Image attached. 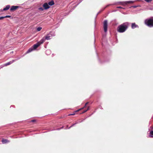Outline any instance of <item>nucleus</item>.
Listing matches in <instances>:
<instances>
[{"instance_id":"nucleus-28","label":"nucleus","mask_w":153,"mask_h":153,"mask_svg":"<svg viewBox=\"0 0 153 153\" xmlns=\"http://www.w3.org/2000/svg\"><path fill=\"white\" fill-rule=\"evenodd\" d=\"M60 129L59 128H57V130H59Z\"/></svg>"},{"instance_id":"nucleus-16","label":"nucleus","mask_w":153,"mask_h":153,"mask_svg":"<svg viewBox=\"0 0 153 153\" xmlns=\"http://www.w3.org/2000/svg\"><path fill=\"white\" fill-rule=\"evenodd\" d=\"M42 29V27H38L37 28V30L38 31H40Z\"/></svg>"},{"instance_id":"nucleus-11","label":"nucleus","mask_w":153,"mask_h":153,"mask_svg":"<svg viewBox=\"0 0 153 153\" xmlns=\"http://www.w3.org/2000/svg\"><path fill=\"white\" fill-rule=\"evenodd\" d=\"M10 7V5H7L6 6V7L4 8L3 9V11H5L7 10H8Z\"/></svg>"},{"instance_id":"nucleus-26","label":"nucleus","mask_w":153,"mask_h":153,"mask_svg":"<svg viewBox=\"0 0 153 153\" xmlns=\"http://www.w3.org/2000/svg\"><path fill=\"white\" fill-rule=\"evenodd\" d=\"M75 114H69V115H74Z\"/></svg>"},{"instance_id":"nucleus-23","label":"nucleus","mask_w":153,"mask_h":153,"mask_svg":"<svg viewBox=\"0 0 153 153\" xmlns=\"http://www.w3.org/2000/svg\"><path fill=\"white\" fill-rule=\"evenodd\" d=\"M75 124H73L72 126H71L69 128H70L71 127H72L73 126H74L75 125Z\"/></svg>"},{"instance_id":"nucleus-3","label":"nucleus","mask_w":153,"mask_h":153,"mask_svg":"<svg viewBox=\"0 0 153 153\" xmlns=\"http://www.w3.org/2000/svg\"><path fill=\"white\" fill-rule=\"evenodd\" d=\"M51 32H50L48 34L47 36H45V37H43L41 40H44L43 43L45 42L46 40H49L51 39V37L52 36H54V34H51Z\"/></svg>"},{"instance_id":"nucleus-13","label":"nucleus","mask_w":153,"mask_h":153,"mask_svg":"<svg viewBox=\"0 0 153 153\" xmlns=\"http://www.w3.org/2000/svg\"><path fill=\"white\" fill-rule=\"evenodd\" d=\"M12 62L10 61V62H7V63H6V64H5L4 65V66H7L8 65H9L10 64H11V63H12Z\"/></svg>"},{"instance_id":"nucleus-7","label":"nucleus","mask_w":153,"mask_h":153,"mask_svg":"<svg viewBox=\"0 0 153 153\" xmlns=\"http://www.w3.org/2000/svg\"><path fill=\"white\" fill-rule=\"evenodd\" d=\"M43 7L44 9L47 10L50 8L48 4L47 3H45L43 5Z\"/></svg>"},{"instance_id":"nucleus-25","label":"nucleus","mask_w":153,"mask_h":153,"mask_svg":"<svg viewBox=\"0 0 153 153\" xmlns=\"http://www.w3.org/2000/svg\"><path fill=\"white\" fill-rule=\"evenodd\" d=\"M35 121V120H33L31 121V122H34Z\"/></svg>"},{"instance_id":"nucleus-18","label":"nucleus","mask_w":153,"mask_h":153,"mask_svg":"<svg viewBox=\"0 0 153 153\" xmlns=\"http://www.w3.org/2000/svg\"><path fill=\"white\" fill-rule=\"evenodd\" d=\"M144 1H146L147 2H151L152 0H144Z\"/></svg>"},{"instance_id":"nucleus-9","label":"nucleus","mask_w":153,"mask_h":153,"mask_svg":"<svg viewBox=\"0 0 153 153\" xmlns=\"http://www.w3.org/2000/svg\"><path fill=\"white\" fill-rule=\"evenodd\" d=\"M49 5L52 6L54 4V2L53 0H51L48 3Z\"/></svg>"},{"instance_id":"nucleus-19","label":"nucleus","mask_w":153,"mask_h":153,"mask_svg":"<svg viewBox=\"0 0 153 153\" xmlns=\"http://www.w3.org/2000/svg\"><path fill=\"white\" fill-rule=\"evenodd\" d=\"M39 10H41V11H43L44 10L43 8H42V7L39 8Z\"/></svg>"},{"instance_id":"nucleus-22","label":"nucleus","mask_w":153,"mask_h":153,"mask_svg":"<svg viewBox=\"0 0 153 153\" xmlns=\"http://www.w3.org/2000/svg\"><path fill=\"white\" fill-rule=\"evenodd\" d=\"M89 107L87 109V110H85L83 112V113H85V112H86L88 109H89Z\"/></svg>"},{"instance_id":"nucleus-6","label":"nucleus","mask_w":153,"mask_h":153,"mask_svg":"<svg viewBox=\"0 0 153 153\" xmlns=\"http://www.w3.org/2000/svg\"><path fill=\"white\" fill-rule=\"evenodd\" d=\"M19 7V6H11L10 10L11 12H13L16 10Z\"/></svg>"},{"instance_id":"nucleus-2","label":"nucleus","mask_w":153,"mask_h":153,"mask_svg":"<svg viewBox=\"0 0 153 153\" xmlns=\"http://www.w3.org/2000/svg\"><path fill=\"white\" fill-rule=\"evenodd\" d=\"M145 24L149 27H153V17L145 20Z\"/></svg>"},{"instance_id":"nucleus-21","label":"nucleus","mask_w":153,"mask_h":153,"mask_svg":"<svg viewBox=\"0 0 153 153\" xmlns=\"http://www.w3.org/2000/svg\"><path fill=\"white\" fill-rule=\"evenodd\" d=\"M4 18V17H0V20Z\"/></svg>"},{"instance_id":"nucleus-4","label":"nucleus","mask_w":153,"mask_h":153,"mask_svg":"<svg viewBox=\"0 0 153 153\" xmlns=\"http://www.w3.org/2000/svg\"><path fill=\"white\" fill-rule=\"evenodd\" d=\"M44 40H40L36 44H34L33 46V48L34 50L36 49L40 45L43 43Z\"/></svg>"},{"instance_id":"nucleus-15","label":"nucleus","mask_w":153,"mask_h":153,"mask_svg":"<svg viewBox=\"0 0 153 153\" xmlns=\"http://www.w3.org/2000/svg\"><path fill=\"white\" fill-rule=\"evenodd\" d=\"M150 137H153V131H151L150 132Z\"/></svg>"},{"instance_id":"nucleus-10","label":"nucleus","mask_w":153,"mask_h":153,"mask_svg":"<svg viewBox=\"0 0 153 153\" xmlns=\"http://www.w3.org/2000/svg\"><path fill=\"white\" fill-rule=\"evenodd\" d=\"M2 142L3 143H6L9 142V141L3 139L2 140Z\"/></svg>"},{"instance_id":"nucleus-12","label":"nucleus","mask_w":153,"mask_h":153,"mask_svg":"<svg viewBox=\"0 0 153 153\" xmlns=\"http://www.w3.org/2000/svg\"><path fill=\"white\" fill-rule=\"evenodd\" d=\"M33 50V47H31L30 48L27 52V53H29L32 51Z\"/></svg>"},{"instance_id":"nucleus-24","label":"nucleus","mask_w":153,"mask_h":153,"mask_svg":"<svg viewBox=\"0 0 153 153\" xmlns=\"http://www.w3.org/2000/svg\"><path fill=\"white\" fill-rule=\"evenodd\" d=\"M138 6H133V8H136V7H137Z\"/></svg>"},{"instance_id":"nucleus-1","label":"nucleus","mask_w":153,"mask_h":153,"mask_svg":"<svg viewBox=\"0 0 153 153\" xmlns=\"http://www.w3.org/2000/svg\"><path fill=\"white\" fill-rule=\"evenodd\" d=\"M129 25V23L126 22L119 25L117 28V31L120 33L125 32L128 29Z\"/></svg>"},{"instance_id":"nucleus-27","label":"nucleus","mask_w":153,"mask_h":153,"mask_svg":"<svg viewBox=\"0 0 153 153\" xmlns=\"http://www.w3.org/2000/svg\"><path fill=\"white\" fill-rule=\"evenodd\" d=\"M117 7L119 8H122V7Z\"/></svg>"},{"instance_id":"nucleus-20","label":"nucleus","mask_w":153,"mask_h":153,"mask_svg":"<svg viewBox=\"0 0 153 153\" xmlns=\"http://www.w3.org/2000/svg\"><path fill=\"white\" fill-rule=\"evenodd\" d=\"M10 17L11 16H4V18H10Z\"/></svg>"},{"instance_id":"nucleus-8","label":"nucleus","mask_w":153,"mask_h":153,"mask_svg":"<svg viewBox=\"0 0 153 153\" xmlns=\"http://www.w3.org/2000/svg\"><path fill=\"white\" fill-rule=\"evenodd\" d=\"M131 27L132 29H134L137 27H138V26L136 25L135 23H134L131 24Z\"/></svg>"},{"instance_id":"nucleus-17","label":"nucleus","mask_w":153,"mask_h":153,"mask_svg":"<svg viewBox=\"0 0 153 153\" xmlns=\"http://www.w3.org/2000/svg\"><path fill=\"white\" fill-rule=\"evenodd\" d=\"M133 2L132 1H127L126 2V4H130V3H132Z\"/></svg>"},{"instance_id":"nucleus-5","label":"nucleus","mask_w":153,"mask_h":153,"mask_svg":"<svg viewBox=\"0 0 153 153\" xmlns=\"http://www.w3.org/2000/svg\"><path fill=\"white\" fill-rule=\"evenodd\" d=\"M103 27L104 32H106L107 31L108 28V22L106 20H104L103 22Z\"/></svg>"},{"instance_id":"nucleus-14","label":"nucleus","mask_w":153,"mask_h":153,"mask_svg":"<svg viewBox=\"0 0 153 153\" xmlns=\"http://www.w3.org/2000/svg\"><path fill=\"white\" fill-rule=\"evenodd\" d=\"M88 102H86L83 108H80V109H79L78 110H77L75 112H77L78 111H79V110H80L83 109V108H85L86 106L88 104Z\"/></svg>"}]
</instances>
